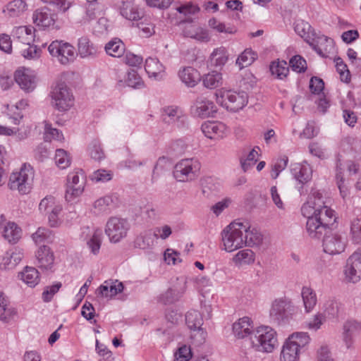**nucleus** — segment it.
I'll return each instance as SVG.
<instances>
[{
	"instance_id": "1",
	"label": "nucleus",
	"mask_w": 361,
	"mask_h": 361,
	"mask_svg": "<svg viewBox=\"0 0 361 361\" xmlns=\"http://www.w3.org/2000/svg\"><path fill=\"white\" fill-rule=\"evenodd\" d=\"M247 228V224L233 221L221 232L224 249L233 252L243 247L245 243L243 231Z\"/></svg>"
},
{
	"instance_id": "2",
	"label": "nucleus",
	"mask_w": 361,
	"mask_h": 361,
	"mask_svg": "<svg viewBox=\"0 0 361 361\" xmlns=\"http://www.w3.org/2000/svg\"><path fill=\"white\" fill-rule=\"evenodd\" d=\"M215 96L218 104L233 112L243 109L248 102V95L245 91L220 90Z\"/></svg>"
},
{
	"instance_id": "3",
	"label": "nucleus",
	"mask_w": 361,
	"mask_h": 361,
	"mask_svg": "<svg viewBox=\"0 0 361 361\" xmlns=\"http://www.w3.org/2000/svg\"><path fill=\"white\" fill-rule=\"evenodd\" d=\"M33 178V169L30 165L24 164L19 171L13 172L10 175L8 186L12 190H18L20 194H27L30 191Z\"/></svg>"
},
{
	"instance_id": "4",
	"label": "nucleus",
	"mask_w": 361,
	"mask_h": 361,
	"mask_svg": "<svg viewBox=\"0 0 361 361\" xmlns=\"http://www.w3.org/2000/svg\"><path fill=\"white\" fill-rule=\"evenodd\" d=\"M201 164L195 158L183 159L174 166L173 177L179 182L192 181L200 174Z\"/></svg>"
},
{
	"instance_id": "5",
	"label": "nucleus",
	"mask_w": 361,
	"mask_h": 361,
	"mask_svg": "<svg viewBox=\"0 0 361 361\" xmlns=\"http://www.w3.org/2000/svg\"><path fill=\"white\" fill-rule=\"evenodd\" d=\"M252 343L259 350L270 353L277 343L276 332L270 326H262L257 329L255 336L250 338Z\"/></svg>"
},
{
	"instance_id": "6",
	"label": "nucleus",
	"mask_w": 361,
	"mask_h": 361,
	"mask_svg": "<svg viewBox=\"0 0 361 361\" xmlns=\"http://www.w3.org/2000/svg\"><path fill=\"white\" fill-rule=\"evenodd\" d=\"M52 104L59 111H66L73 105V96L64 82H58L51 92Z\"/></svg>"
},
{
	"instance_id": "7",
	"label": "nucleus",
	"mask_w": 361,
	"mask_h": 361,
	"mask_svg": "<svg viewBox=\"0 0 361 361\" xmlns=\"http://www.w3.org/2000/svg\"><path fill=\"white\" fill-rule=\"evenodd\" d=\"M85 175L82 169L71 172L67 176V188L65 198L67 202H72L84 191Z\"/></svg>"
},
{
	"instance_id": "8",
	"label": "nucleus",
	"mask_w": 361,
	"mask_h": 361,
	"mask_svg": "<svg viewBox=\"0 0 361 361\" xmlns=\"http://www.w3.org/2000/svg\"><path fill=\"white\" fill-rule=\"evenodd\" d=\"M48 51L63 65H67L75 59V47L70 43L62 40L53 41L48 47Z\"/></svg>"
},
{
	"instance_id": "9",
	"label": "nucleus",
	"mask_w": 361,
	"mask_h": 361,
	"mask_svg": "<svg viewBox=\"0 0 361 361\" xmlns=\"http://www.w3.org/2000/svg\"><path fill=\"white\" fill-rule=\"evenodd\" d=\"M129 227L126 219L115 216L111 217L106 222L105 233L111 243H118L126 236Z\"/></svg>"
},
{
	"instance_id": "10",
	"label": "nucleus",
	"mask_w": 361,
	"mask_h": 361,
	"mask_svg": "<svg viewBox=\"0 0 361 361\" xmlns=\"http://www.w3.org/2000/svg\"><path fill=\"white\" fill-rule=\"evenodd\" d=\"M322 239V246L324 252L330 255H335L344 252L346 240L334 230L324 235Z\"/></svg>"
},
{
	"instance_id": "11",
	"label": "nucleus",
	"mask_w": 361,
	"mask_h": 361,
	"mask_svg": "<svg viewBox=\"0 0 361 361\" xmlns=\"http://www.w3.org/2000/svg\"><path fill=\"white\" fill-rule=\"evenodd\" d=\"M190 111L194 116L201 118H214L217 113V107L212 101L200 96L194 101Z\"/></svg>"
},
{
	"instance_id": "12",
	"label": "nucleus",
	"mask_w": 361,
	"mask_h": 361,
	"mask_svg": "<svg viewBox=\"0 0 361 361\" xmlns=\"http://www.w3.org/2000/svg\"><path fill=\"white\" fill-rule=\"evenodd\" d=\"M312 35L311 40H307V42L320 56L327 58L334 49V39L323 35L314 33Z\"/></svg>"
},
{
	"instance_id": "13",
	"label": "nucleus",
	"mask_w": 361,
	"mask_h": 361,
	"mask_svg": "<svg viewBox=\"0 0 361 361\" xmlns=\"http://www.w3.org/2000/svg\"><path fill=\"white\" fill-rule=\"evenodd\" d=\"M346 279L356 283L361 279V249H358L347 259L344 269Z\"/></svg>"
},
{
	"instance_id": "14",
	"label": "nucleus",
	"mask_w": 361,
	"mask_h": 361,
	"mask_svg": "<svg viewBox=\"0 0 361 361\" xmlns=\"http://www.w3.org/2000/svg\"><path fill=\"white\" fill-rule=\"evenodd\" d=\"M312 209H314V212L311 216L316 217V219L331 230H335L336 228L337 217L336 216L334 210L326 205H322L316 202L314 203Z\"/></svg>"
},
{
	"instance_id": "15",
	"label": "nucleus",
	"mask_w": 361,
	"mask_h": 361,
	"mask_svg": "<svg viewBox=\"0 0 361 361\" xmlns=\"http://www.w3.org/2000/svg\"><path fill=\"white\" fill-rule=\"evenodd\" d=\"M290 303L286 300H276L270 310L271 320L279 325L286 324L290 317Z\"/></svg>"
},
{
	"instance_id": "16",
	"label": "nucleus",
	"mask_w": 361,
	"mask_h": 361,
	"mask_svg": "<svg viewBox=\"0 0 361 361\" xmlns=\"http://www.w3.org/2000/svg\"><path fill=\"white\" fill-rule=\"evenodd\" d=\"M290 172L298 183L301 185L298 187L300 194H305L303 186L312 178V168L306 162L305 164L295 163L290 165Z\"/></svg>"
},
{
	"instance_id": "17",
	"label": "nucleus",
	"mask_w": 361,
	"mask_h": 361,
	"mask_svg": "<svg viewBox=\"0 0 361 361\" xmlns=\"http://www.w3.org/2000/svg\"><path fill=\"white\" fill-rule=\"evenodd\" d=\"M14 79L20 88L25 92H32L36 87V76L30 69L17 70L14 74Z\"/></svg>"
},
{
	"instance_id": "18",
	"label": "nucleus",
	"mask_w": 361,
	"mask_h": 361,
	"mask_svg": "<svg viewBox=\"0 0 361 361\" xmlns=\"http://www.w3.org/2000/svg\"><path fill=\"white\" fill-rule=\"evenodd\" d=\"M56 18V13L48 6L37 9L32 15L34 23L37 26L42 27L43 28L53 25Z\"/></svg>"
},
{
	"instance_id": "19",
	"label": "nucleus",
	"mask_w": 361,
	"mask_h": 361,
	"mask_svg": "<svg viewBox=\"0 0 361 361\" xmlns=\"http://www.w3.org/2000/svg\"><path fill=\"white\" fill-rule=\"evenodd\" d=\"M161 116V120L165 123L175 125L178 128L185 126L186 117L182 114L181 111L176 106H171L164 108Z\"/></svg>"
},
{
	"instance_id": "20",
	"label": "nucleus",
	"mask_w": 361,
	"mask_h": 361,
	"mask_svg": "<svg viewBox=\"0 0 361 361\" xmlns=\"http://www.w3.org/2000/svg\"><path fill=\"white\" fill-rule=\"evenodd\" d=\"M306 231L311 238L322 239L324 235L331 232L324 224L319 221L316 217L308 216L306 222Z\"/></svg>"
},
{
	"instance_id": "21",
	"label": "nucleus",
	"mask_w": 361,
	"mask_h": 361,
	"mask_svg": "<svg viewBox=\"0 0 361 361\" xmlns=\"http://www.w3.org/2000/svg\"><path fill=\"white\" fill-rule=\"evenodd\" d=\"M185 323L190 330L197 331L200 334V343L204 342L207 332L202 328L203 319L200 312L197 310H190L185 314Z\"/></svg>"
},
{
	"instance_id": "22",
	"label": "nucleus",
	"mask_w": 361,
	"mask_h": 361,
	"mask_svg": "<svg viewBox=\"0 0 361 361\" xmlns=\"http://www.w3.org/2000/svg\"><path fill=\"white\" fill-rule=\"evenodd\" d=\"M38 267L42 269H51L54 262V252L47 245H41L35 254Z\"/></svg>"
},
{
	"instance_id": "23",
	"label": "nucleus",
	"mask_w": 361,
	"mask_h": 361,
	"mask_svg": "<svg viewBox=\"0 0 361 361\" xmlns=\"http://www.w3.org/2000/svg\"><path fill=\"white\" fill-rule=\"evenodd\" d=\"M120 14L127 20L137 21L142 18L143 13L133 1H121L118 6Z\"/></svg>"
},
{
	"instance_id": "24",
	"label": "nucleus",
	"mask_w": 361,
	"mask_h": 361,
	"mask_svg": "<svg viewBox=\"0 0 361 361\" xmlns=\"http://www.w3.org/2000/svg\"><path fill=\"white\" fill-rule=\"evenodd\" d=\"M343 340L348 348L353 343V337L361 331V323L354 320H347L343 326Z\"/></svg>"
},
{
	"instance_id": "25",
	"label": "nucleus",
	"mask_w": 361,
	"mask_h": 361,
	"mask_svg": "<svg viewBox=\"0 0 361 361\" xmlns=\"http://www.w3.org/2000/svg\"><path fill=\"white\" fill-rule=\"evenodd\" d=\"M201 130L207 137L214 140L223 137L226 126L221 122L207 121L202 125Z\"/></svg>"
},
{
	"instance_id": "26",
	"label": "nucleus",
	"mask_w": 361,
	"mask_h": 361,
	"mask_svg": "<svg viewBox=\"0 0 361 361\" xmlns=\"http://www.w3.org/2000/svg\"><path fill=\"white\" fill-rule=\"evenodd\" d=\"M78 50L81 58H94L99 53V47L94 44L86 36L78 39Z\"/></svg>"
},
{
	"instance_id": "27",
	"label": "nucleus",
	"mask_w": 361,
	"mask_h": 361,
	"mask_svg": "<svg viewBox=\"0 0 361 361\" xmlns=\"http://www.w3.org/2000/svg\"><path fill=\"white\" fill-rule=\"evenodd\" d=\"M116 282L117 281L115 282L104 281V283L97 289L96 293L97 295L104 298H111L117 294L122 293L124 289L123 283L119 282L118 284H116Z\"/></svg>"
},
{
	"instance_id": "28",
	"label": "nucleus",
	"mask_w": 361,
	"mask_h": 361,
	"mask_svg": "<svg viewBox=\"0 0 361 361\" xmlns=\"http://www.w3.org/2000/svg\"><path fill=\"white\" fill-rule=\"evenodd\" d=\"M157 234L152 230H147L137 235L134 240V247L142 250L151 249L154 245Z\"/></svg>"
},
{
	"instance_id": "29",
	"label": "nucleus",
	"mask_w": 361,
	"mask_h": 361,
	"mask_svg": "<svg viewBox=\"0 0 361 361\" xmlns=\"http://www.w3.org/2000/svg\"><path fill=\"white\" fill-rule=\"evenodd\" d=\"M104 50L108 55L120 58L126 53V45L121 39L115 37L105 44Z\"/></svg>"
},
{
	"instance_id": "30",
	"label": "nucleus",
	"mask_w": 361,
	"mask_h": 361,
	"mask_svg": "<svg viewBox=\"0 0 361 361\" xmlns=\"http://www.w3.org/2000/svg\"><path fill=\"white\" fill-rule=\"evenodd\" d=\"M233 332L238 338H244L252 334L251 321L249 317H244L233 324Z\"/></svg>"
},
{
	"instance_id": "31",
	"label": "nucleus",
	"mask_w": 361,
	"mask_h": 361,
	"mask_svg": "<svg viewBox=\"0 0 361 361\" xmlns=\"http://www.w3.org/2000/svg\"><path fill=\"white\" fill-rule=\"evenodd\" d=\"M3 237L9 243L16 244L21 237V228L14 222H8L4 226Z\"/></svg>"
},
{
	"instance_id": "32",
	"label": "nucleus",
	"mask_w": 361,
	"mask_h": 361,
	"mask_svg": "<svg viewBox=\"0 0 361 361\" xmlns=\"http://www.w3.org/2000/svg\"><path fill=\"white\" fill-rule=\"evenodd\" d=\"M18 276L31 288L35 287L39 282V273L35 267H25L24 270L19 273Z\"/></svg>"
},
{
	"instance_id": "33",
	"label": "nucleus",
	"mask_w": 361,
	"mask_h": 361,
	"mask_svg": "<svg viewBox=\"0 0 361 361\" xmlns=\"http://www.w3.org/2000/svg\"><path fill=\"white\" fill-rule=\"evenodd\" d=\"M179 77L183 82L188 87H194L200 80L199 72L192 68L186 67L179 71Z\"/></svg>"
},
{
	"instance_id": "34",
	"label": "nucleus",
	"mask_w": 361,
	"mask_h": 361,
	"mask_svg": "<svg viewBox=\"0 0 361 361\" xmlns=\"http://www.w3.org/2000/svg\"><path fill=\"white\" fill-rule=\"evenodd\" d=\"M341 303L335 298H329L324 304V314L328 319H338L341 312Z\"/></svg>"
},
{
	"instance_id": "35",
	"label": "nucleus",
	"mask_w": 361,
	"mask_h": 361,
	"mask_svg": "<svg viewBox=\"0 0 361 361\" xmlns=\"http://www.w3.org/2000/svg\"><path fill=\"white\" fill-rule=\"evenodd\" d=\"M145 69L149 77L157 79L164 71V67L157 58L148 57L145 60Z\"/></svg>"
},
{
	"instance_id": "36",
	"label": "nucleus",
	"mask_w": 361,
	"mask_h": 361,
	"mask_svg": "<svg viewBox=\"0 0 361 361\" xmlns=\"http://www.w3.org/2000/svg\"><path fill=\"white\" fill-rule=\"evenodd\" d=\"M300 350L287 340L285 341L281 353V361H298Z\"/></svg>"
},
{
	"instance_id": "37",
	"label": "nucleus",
	"mask_w": 361,
	"mask_h": 361,
	"mask_svg": "<svg viewBox=\"0 0 361 361\" xmlns=\"http://www.w3.org/2000/svg\"><path fill=\"white\" fill-rule=\"evenodd\" d=\"M27 9V4L23 0H13L7 4L3 12L10 17L14 18L20 16Z\"/></svg>"
},
{
	"instance_id": "38",
	"label": "nucleus",
	"mask_w": 361,
	"mask_h": 361,
	"mask_svg": "<svg viewBox=\"0 0 361 361\" xmlns=\"http://www.w3.org/2000/svg\"><path fill=\"white\" fill-rule=\"evenodd\" d=\"M184 291V288H169L164 293L161 295L160 302L164 305L173 304L180 299Z\"/></svg>"
},
{
	"instance_id": "39",
	"label": "nucleus",
	"mask_w": 361,
	"mask_h": 361,
	"mask_svg": "<svg viewBox=\"0 0 361 361\" xmlns=\"http://www.w3.org/2000/svg\"><path fill=\"white\" fill-rule=\"evenodd\" d=\"M269 69L271 74L280 80L286 78L289 73V67L284 60L271 62Z\"/></svg>"
},
{
	"instance_id": "40",
	"label": "nucleus",
	"mask_w": 361,
	"mask_h": 361,
	"mask_svg": "<svg viewBox=\"0 0 361 361\" xmlns=\"http://www.w3.org/2000/svg\"><path fill=\"white\" fill-rule=\"evenodd\" d=\"M245 224H247V228L243 231L245 243L244 245L252 247L255 245H259L262 241V236L256 229L250 230V226L247 221L243 222Z\"/></svg>"
},
{
	"instance_id": "41",
	"label": "nucleus",
	"mask_w": 361,
	"mask_h": 361,
	"mask_svg": "<svg viewBox=\"0 0 361 361\" xmlns=\"http://www.w3.org/2000/svg\"><path fill=\"white\" fill-rule=\"evenodd\" d=\"M228 59V54L225 48L221 47L214 50L210 56L211 66L221 68Z\"/></svg>"
},
{
	"instance_id": "42",
	"label": "nucleus",
	"mask_w": 361,
	"mask_h": 361,
	"mask_svg": "<svg viewBox=\"0 0 361 361\" xmlns=\"http://www.w3.org/2000/svg\"><path fill=\"white\" fill-rule=\"evenodd\" d=\"M301 295L305 310L307 312H310L317 303L316 294L310 288L303 287Z\"/></svg>"
},
{
	"instance_id": "43",
	"label": "nucleus",
	"mask_w": 361,
	"mask_h": 361,
	"mask_svg": "<svg viewBox=\"0 0 361 361\" xmlns=\"http://www.w3.org/2000/svg\"><path fill=\"white\" fill-rule=\"evenodd\" d=\"M257 54L251 49H246L238 57L236 64L240 69L251 65L257 59Z\"/></svg>"
},
{
	"instance_id": "44",
	"label": "nucleus",
	"mask_w": 361,
	"mask_h": 361,
	"mask_svg": "<svg viewBox=\"0 0 361 361\" xmlns=\"http://www.w3.org/2000/svg\"><path fill=\"white\" fill-rule=\"evenodd\" d=\"M221 73L216 71H212L204 75L202 82L205 87L209 89H215L221 85Z\"/></svg>"
},
{
	"instance_id": "45",
	"label": "nucleus",
	"mask_w": 361,
	"mask_h": 361,
	"mask_svg": "<svg viewBox=\"0 0 361 361\" xmlns=\"http://www.w3.org/2000/svg\"><path fill=\"white\" fill-rule=\"evenodd\" d=\"M286 340L290 341L295 347L301 350L310 343V338L306 332H295L291 334Z\"/></svg>"
},
{
	"instance_id": "46",
	"label": "nucleus",
	"mask_w": 361,
	"mask_h": 361,
	"mask_svg": "<svg viewBox=\"0 0 361 361\" xmlns=\"http://www.w3.org/2000/svg\"><path fill=\"white\" fill-rule=\"evenodd\" d=\"M94 206L98 214H109L114 207V198L111 195H106L97 200Z\"/></svg>"
},
{
	"instance_id": "47",
	"label": "nucleus",
	"mask_w": 361,
	"mask_h": 361,
	"mask_svg": "<svg viewBox=\"0 0 361 361\" xmlns=\"http://www.w3.org/2000/svg\"><path fill=\"white\" fill-rule=\"evenodd\" d=\"M102 235L103 233L102 229L97 228L94 230L91 238L87 242L88 247L94 255H97L99 252L102 241Z\"/></svg>"
},
{
	"instance_id": "48",
	"label": "nucleus",
	"mask_w": 361,
	"mask_h": 361,
	"mask_svg": "<svg viewBox=\"0 0 361 361\" xmlns=\"http://www.w3.org/2000/svg\"><path fill=\"white\" fill-rule=\"evenodd\" d=\"M258 156L257 151L255 150V148H253L246 157L243 156L240 157V166L244 172H247L256 164Z\"/></svg>"
},
{
	"instance_id": "49",
	"label": "nucleus",
	"mask_w": 361,
	"mask_h": 361,
	"mask_svg": "<svg viewBox=\"0 0 361 361\" xmlns=\"http://www.w3.org/2000/svg\"><path fill=\"white\" fill-rule=\"evenodd\" d=\"M334 62L336 63V71L340 74L341 80L348 83L350 81L351 75L347 65L339 56L334 59Z\"/></svg>"
},
{
	"instance_id": "50",
	"label": "nucleus",
	"mask_w": 361,
	"mask_h": 361,
	"mask_svg": "<svg viewBox=\"0 0 361 361\" xmlns=\"http://www.w3.org/2000/svg\"><path fill=\"white\" fill-rule=\"evenodd\" d=\"M289 66L292 71L302 73H305L307 68L306 60L300 55H295L289 61Z\"/></svg>"
},
{
	"instance_id": "51",
	"label": "nucleus",
	"mask_w": 361,
	"mask_h": 361,
	"mask_svg": "<svg viewBox=\"0 0 361 361\" xmlns=\"http://www.w3.org/2000/svg\"><path fill=\"white\" fill-rule=\"evenodd\" d=\"M235 264H249L255 261L254 252L249 249L239 251L233 257Z\"/></svg>"
},
{
	"instance_id": "52",
	"label": "nucleus",
	"mask_w": 361,
	"mask_h": 361,
	"mask_svg": "<svg viewBox=\"0 0 361 361\" xmlns=\"http://www.w3.org/2000/svg\"><path fill=\"white\" fill-rule=\"evenodd\" d=\"M54 160L56 166L61 169L67 168L71 164V159L68 152L63 149L56 150Z\"/></svg>"
},
{
	"instance_id": "53",
	"label": "nucleus",
	"mask_w": 361,
	"mask_h": 361,
	"mask_svg": "<svg viewBox=\"0 0 361 361\" xmlns=\"http://www.w3.org/2000/svg\"><path fill=\"white\" fill-rule=\"evenodd\" d=\"M88 152L92 159L101 161L104 158V153L98 140H92L89 145Z\"/></svg>"
},
{
	"instance_id": "54",
	"label": "nucleus",
	"mask_w": 361,
	"mask_h": 361,
	"mask_svg": "<svg viewBox=\"0 0 361 361\" xmlns=\"http://www.w3.org/2000/svg\"><path fill=\"white\" fill-rule=\"evenodd\" d=\"M126 82L128 86L133 88H140L144 85L141 77L134 69H130L128 71V75Z\"/></svg>"
},
{
	"instance_id": "55",
	"label": "nucleus",
	"mask_w": 361,
	"mask_h": 361,
	"mask_svg": "<svg viewBox=\"0 0 361 361\" xmlns=\"http://www.w3.org/2000/svg\"><path fill=\"white\" fill-rule=\"evenodd\" d=\"M62 283L61 282H56L50 286H46L42 294V300L45 302H49L53 299L54 295L61 288Z\"/></svg>"
},
{
	"instance_id": "56",
	"label": "nucleus",
	"mask_w": 361,
	"mask_h": 361,
	"mask_svg": "<svg viewBox=\"0 0 361 361\" xmlns=\"http://www.w3.org/2000/svg\"><path fill=\"white\" fill-rule=\"evenodd\" d=\"M311 30V25L304 20L298 21L295 25V31L305 40H311L312 38L310 37V31Z\"/></svg>"
},
{
	"instance_id": "57",
	"label": "nucleus",
	"mask_w": 361,
	"mask_h": 361,
	"mask_svg": "<svg viewBox=\"0 0 361 361\" xmlns=\"http://www.w3.org/2000/svg\"><path fill=\"white\" fill-rule=\"evenodd\" d=\"M350 233L353 243H361V219H356L351 222Z\"/></svg>"
},
{
	"instance_id": "58",
	"label": "nucleus",
	"mask_w": 361,
	"mask_h": 361,
	"mask_svg": "<svg viewBox=\"0 0 361 361\" xmlns=\"http://www.w3.org/2000/svg\"><path fill=\"white\" fill-rule=\"evenodd\" d=\"M112 178V172L111 171H106L105 169H98L91 175V179L95 181L96 183H105L111 180Z\"/></svg>"
},
{
	"instance_id": "59",
	"label": "nucleus",
	"mask_w": 361,
	"mask_h": 361,
	"mask_svg": "<svg viewBox=\"0 0 361 361\" xmlns=\"http://www.w3.org/2000/svg\"><path fill=\"white\" fill-rule=\"evenodd\" d=\"M63 138L62 132L56 128H52L51 124L46 123L44 127V140L45 141L54 139L61 140Z\"/></svg>"
},
{
	"instance_id": "60",
	"label": "nucleus",
	"mask_w": 361,
	"mask_h": 361,
	"mask_svg": "<svg viewBox=\"0 0 361 361\" xmlns=\"http://www.w3.org/2000/svg\"><path fill=\"white\" fill-rule=\"evenodd\" d=\"M288 163V157L286 155L280 157L277 162L274 165L271 172V178L276 179L279 173L286 169Z\"/></svg>"
},
{
	"instance_id": "61",
	"label": "nucleus",
	"mask_w": 361,
	"mask_h": 361,
	"mask_svg": "<svg viewBox=\"0 0 361 361\" xmlns=\"http://www.w3.org/2000/svg\"><path fill=\"white\" fill-rule=\"evenodd\" d=\"M51 231L46 228H39L32 237L35 243L49 242Z\"/></svg>"
},
{
	"instance_id": "62",
	"label": "nucleus",
	"mask_w": 361,
	"mask_h": 361,
	"mask_svg": "<svg viewBox=\"0 0 361 361\" xmlns=\"http://www.w3.org/2000/svg\"><path fill=\"white\" fill-rule=\"evenodd\" d=\"M174 361H189L192 357L190 348L185 345L180 347L174 354Z\"/></svg>"
},
{
	"instance_id": "63",
	"label": "nucleus",
	"mask_w": 361,
	"mask_h": 361,
	"mask_svg": "<svg viewBox=\"0 0 361 361\" xmlns=\"http://www.w3.org/2000/svg\"><path fill=\"white\" fill-rule=\"evenodd\" d=\"M324 88V80L317 76H312L310 80V89L312 93L319 94Z\"/></svg>"
},
{
	"instance_id": "64",
	"label": "nucleus",
	"mask_w": 361,
	"mask_h": 361,
	"mask_svg": "<svg viewBox=\"0 0 361 361\" xmlns=\"http://www.w3.org/2000/svg\"><path fill=\"white\" fill-rule=\"evenodd\" d=\"M202 192L204 196L207 198H211L215 196L217 192L216 186L212 183V180H205L202 183Z\"/></svg>"
}]
</instances>
